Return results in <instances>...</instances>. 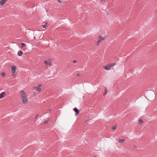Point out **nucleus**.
Returning <instances> with one entry per match:
<instances>
[{
  "mask_svg": "<svg viewBox=\"0 0 157 157\" xmlns=\"http://www.w3.org/2000/svg\"><path fill=\"white\" fill-rule=\"evenodd\" d=\"M5 75L6 74L4 72H2L1 73V76L3 77H4L5 76Z\"/></svg>",
  "mask_w": 157,
  "mask_h": 157,
  "instance_id": "14",
  "label": "nucleus"
},
{
  "mask_svg": "<svg viewBox=\"0 0 157 157\" xmlns=\"http://www.w3.org/2000/svg\"><path fill=\"white\" fill-rule=\"evenodd\" d=\"M44 23H43L42 24V26L44 28H46V26L48 25V23H45L44 24Z\"/></svg>",
  "mask_w": 157,
  "mask_h": 157,
  "instance_id": "12",
  "label": "nucleus"
},
{
  "mask_svg": "<svg viewBox=\"0 0 157 157\" xmlns=\"http://www.w3.org/2000/svg\"><path fill=\"white\" fill-rule=\"evenodd\" d=\"M111 67V64L110 63L107 65L105 66H103V67L104 69L106 70H109Z\"/></svg>",
  "mask_w": 157,
  "mask_h": 157,
  "instance_id": "5",
  "label": "nucleus"
},
{
  "mask_svg": "<svg viewBox=\"0 0 157 157\" xmlns=\"http://www.w3.org/2000/svg\"><path fill=\"white\" fill-rule=\"evenodd\" d=\"M110 64H111V67L112 66H113L114 65H115L116 64V63H110Z\"/></svg>",
  "mask_w": 157,
  "mask_h": 157,
  "instance_id": "18",
  "label": "nucleus"
},
{
  "mask_svg": "<svg viewBox=\"0 0 157 157\" xmlns=\"http://www.w3.org/2000/svg\"><path fill=\"white\" fill-rule=\"evenodd\" d=\"M16 69L17 67L13 65L11 66V73L13 76L15 77L17 75Z\"/></svg>",
  "mask_w": 157,
  "mask_h": 157,
  "instance_id": "2",
  "label": "nucleus"
},
{
  "mask_svg": "<svg viewBox=\"0 0 157 157\" xmlns=\"http://www.w3.org/2000/svg\"><path fill=\"white\" fill-rule=\"evenodd\" d=\"M23 54V52L21 51H19L18 52L17 54L19 56H21Z\"/></svg>",
  "mask_w": 157,
  "mask_h": 157,
  "instance_id": "10",
  "label": "nucleus"
},
{
  "mask_svg": "<svg viewBox=\"0 0 157 157\" xmlns=\"http://www.w3.org/2000/svg\"><path fill=\"white\" fill-rule=\"evenodd\" d=\"M48 120H46L44 122V124H47V123H48Z\"/></svg>",
  "mask_w": 157,
  "mask_h": 157,
  "instance_id": "17",
  "label": "nucleus"
},
{
  "mask_svg": "<svg viewBox=\"0 0 157 157\" xmlns=\"http://www.w3.org/2000/svg\"><path fill=\"white\" fill-rule=\"evenodd\" d=\"M41 86L42 85L41 84L37 86H34L33 87V89H34L38 91H40L41 89Z\"/></svg>",
  "mask_w": 157,
  "mask_h": 157,
  "instance_id": "3",
  "label": "nucleus"
},
{
  "mask_svg": "<svg viewBox=\"0 0 157 157\" xmlns=\"http://www.w3.org/2000/svg\"><path fill=\"white\" fill-rule=\"evenodd\" d=\"M44 63L45 66L47 68H48V66L49 65V61L47 60H45L44 61Z\"/></svg>",
  "mask_w": 157,
  "mask_h": 157,
  "instance_id": "8",
  "label": "nucleus"
},
{
  "mask_svg": "<svg viewBox=\"0 0 157 157\" xmlns=\"http://www.w3.org/2000/svg\"><path fill=\"white\" fill-rule=\"evenodd\" d=\"M94 157H97L96 156H94Z\"/></svg>",
  "mask_w": 157,
  "mask_h": 157,
  "instance_id": "25",
  "label": "nucleus"
},
{
  "mask_svg": "<svg viewBox=\"0 0 157 157\" xmlns=\"http://www.w3.org/2000/svg\"><path fill=\"white\" fill-rule=\"evenodd\" d=\"M88 121H89L88 120H87L86 121V122H87Z\"/></svg>",
  "mask_w": 157,
  "mask_h": 157,
  "instance_id": "26",
  "label": "nucleus"
},
{
  "mask_svg": "<svg viewBox=\"0 0 157 157\" xmlns=\"http://www.w3.org/2000/svg\"><path fill=\"white\" fill-rule=\"evenodd\" d=\"M20 97L22 100V102L24 104H27L29 102L28 96L26 94V92L23 90L21 91Z\"/></svg>",
  "mask_w": 157,
  "mask_h": 157,
  "instance_id": "1",
  "label": "nucleus"
},
{
  "mask_svg": "<svg viewBox=\"0 0 157 157\" xmlns=\"http://www.w3.org/2000/svg\"><path fill=\"white\" fill-rule=\"evenodd\" d=\"M58 2H61V1H60V0H58Z\"/></svg>",
  "mask_w": 157,
  "mask_h": 157,
  "instance_id": "23",
  "label": "nucleus"
},
{
  "mask_svg": "<svg viewBox=\"0 0 157 157\" xmlns=\"http://www.w3.org/2000/svg\"><path fill=\"white\" fill-rule=\"evenodd\" d=\"M156 109H157V108H156Z\"/></svg>",
  "mask_w": 157,
  "mask_h": 157,
  "instance_id": "27",
  "label": "nucleus"
},
{
  "mask_svg": "<svg viewBox=\"0 0 157 157\" xmlns=\"http://www.w3.org/2000/svg\"><path fill=\"white\" fill-rule=\"evenodd\" d=\"M117 126L116 125H115L113 127V130H115L116 128H117Z\"/></svg>",
  "mask_w": 157,
  "mask_h": 157,
  "instance_id": "16",
  "label": "nucleus"
},
{
  "mask_svg": "<svg viewBox=\"0 0 157 157\" xmlns=\"http://www.w3.org/2000/svg\"><path fill=\"white\" fill-rule=\"evenodd\" d=\"M107 92H108V91H107V88L106 87L105 89V92L103 93V95L104 96H105L107 93Z\"/></svg>",
  "mask_w": 157,
  "mask_h": 157,
  "instance_id": "13",
  "label": "nucleus"
},
{
  "mask_svg": "<svg viewBox=\"0 0 157 157\" xmlns=\"http://www.w3.org/2000/svg\"><path fill=\"white\" fill-rule=\"evenodd\" d=\"M21 47L22 48H25L26 47V45L25 44L21 42Z\"/></svg>",
  "mask_w": 157,
  "mask_h": 157,
  "instance_id": "11",
  "label": "nucleus"
},
{
  "mask_svg": "<svg viewBox=\"0 0 157 157\" xmlns=\"http://www.w3.org/2000/svg\"><path fill=\"white\" fill-rule=\"evenodd\" d=\"M49 64H50V65H52L51 62L50 61V63H49Z\"/></svg>",
  "mask_w": 157,
  "mask_h": 157,
  "instance_id": "20",
  "label": "nucleus"
},
{
  "mask_svg": "<svg viewBox=\"0 0 157 157\" xmlns=\"http://www.w3.org/2000/svg\"><path fill=\"white\" fill-rule=\"evenodd\" d=\"M77 62V61L76 60H74L73 61V62L74 63H75Z\"/></svg>",
  "mask_w": 157,
  "mask_h": 157,
  "instance_id": "19",
  "label": "nucleus"
},
{
  "mask_svg": "<svg viewBox=\"0 0 157 157\" xmlns=\"http://www.w3.org/2000/svg\"><path fill=\"white\" fill-rule=\"evenodd\" d=\"M74 110L75 111V116H77L78 115V114L79 112V111L76 108H75L74 109Z\"/></svg>",
  "mask_w": 157,
  "mask_h": 157,
  "instance_id": "7",
  "label": "nucleus"
},
{
  "mask_svg": "<svg viewBox=\"0 0 157 157\" xmlns=\"http://www.w3.org/2000/svg\"><path fill=\"white\" fill-rule=\"evenodd\" d=\"M104 37H103L101 36H99L98 37V40L97 41L96 44L97 45H98L99 43H101L102 40H104Z\"/></svg>",
  "mask_w": 157,
  "mask_h": 157,
  "instance_id": "4",
  "label": "nucleus"
},
{
  "mask_svg": "<svg viewBox=\"0 0 157 157\" xmlns=\"http://www.w3.org/2000/svg\"><path fill=\"white\" fill-rule=\"evenodd\" d=\"M38 115H36V118H37V117H38Z\"/></svg>",
  "mask_w": 157,
  "mask_h": 157,
  "instance_id": "21",
  "label": "nucleus"
},
{
  "mask_svg": "<svg viewBox=\"0 0 157 157\" xmlns=\"http://www.w3.org/2000/svg\"><path fill=\"white\" fill-rule=\"evenodd\" d=\"M134 147L135 148H137V147L136 146H134Z\"/></svg>",
  "mask_w": 157,
  "mask_h": 157,
  "instance_id": "22",
  "label": "nucleus"
},
{
  "mask_svg": "<svg viewBox=\"0 0 157 157\" xmlns=\"http://www.w3.org/2000/svg\"><path fill=\"white\" fill-rule=\"evenodd\" d=\"M6 94V92L4 91L0 94V99H2L5 96Z\"/></svg>",
  "mask_w": 157,
  "mask_h": 157,
  "instance_id": "6",
  "label": "nucleus"
},
{
  "mask_svg": "<svg viewBox=\"0 0 157 157\" xmlns=\"http://www.w3.org/2000/svg\"><path fill=\"white\" fill-rule=\"evenodd\" d=\"M139 122L140 123V124L142 123H143V121L142 119H140L139 121Z\"/></svg>",
  "mask_w": 157,
  "mask_h": 157,
  "instance_id": "15",
  "label": "nucleus"
},
{
  "mask_svg": "<svg viewBox=\"0 0 157 157\" xmlns=\"http://www.w3.org/2000/svg\"><path fill=\"white\" fill-rule=\"evenodd\" d=\"M79 76V74H77V76Z\"/></svg>",
  "mask_w": 157,
  "mask_h": 157,
  "instance_id": "24",
  "label": "nucleus"
},
{
  "mask_svg": "<svg viewBox=\"0 0 157 157\" xmlns=\"http://www.w3.org/2000/svg\"><path fill=\"white\" fill-rule=\"evenodd\" d=\"M118 141L120 143H124L125 142V140L124 139H119Z\"/></svg>",
  "mask_w": 157,
  "mask_h": 157,
  "instance_id": "9",
  "label": "nucleus"
}]
</instances>
